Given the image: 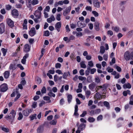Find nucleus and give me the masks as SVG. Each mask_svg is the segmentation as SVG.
Segmentation results:
<instances>
[{
  "mask_svg": "<svg viewBox=\"0 0 133 133\" xmlns=\"http://www.w3.org/2000/svg\"><path fill=\"white\" fill-rule=\"evenodd\" d=\"M10 115H6L5 117V118L7 120H11L12 121L15 118L16 115V112L15 110H12L10 112Z\"/></svg>",
  "mask_w": 133,
  "mask_h": 133,
  "instance_id": "nucleus-1",
  "label": "nucleus"
},
{
  "mask_svg": "<svg viewBox=\"0 0 133 133\" xmlns=\"http://www.w3.org/2000/svg\"><path fill=\"white\" fill-rule=\"evenodd\" d=\"M124 56L127 61H128L130 59L133 60V52H132L130 54L128 51H127L124 53Z\"/></svg>",
  "mask_w": 133,
  "mask_h": 133,
  "instance_id": "nucleus-2",
  "label": "nucleus"
},
{
  "mask_svg": "<svg viewBox=\"0 0 133 133\" xmlns=\"http://www.w3.org/2000/svg\"><path fill=\"white\" fill-rule=\"evenodd\" d=\"M8 89V85L4 83L0 86V91L5 92Z\"/></svg>",
  "mask_w": 133,
  "mask_h": 133,
  "instance_id": "nucleus-3",
  "label": "nucleus"
},
{
  "mask_svg": "<svg viewBox=\"0 0 133 133\" xmlns=\"http://www.w3.org/2000/svg\"><path fill=\"white\" fill-rule=\"evenodd\" d=\"M71 9V6H69L66 8L65 10L63 11V15L64 16H66V15L70 12Z\"/></svg>",
  "mask_w": 133,
  "mask_h": 133,
  "instance_id": "nucleus-4",
  "label": "nucleus"
},
{
  "mask_svg": "<svg viewBox=\"0 0 133 133\" xmlns=\"http://www.w3.org/2000/svg\"><path fill=\"white\" fill-rule=\"evenodd\" d=\"M29 35L31 37L34 36L36 34V30L35 28H32L30 30L29 32Z\"/></svg>",
  "mask_w": 133,
  "mask_h": 133,
  "instance_id": "nucleus-5",
  "label": "nucleus"
},
{
  "mask_svg": "<svg viewBox=\"0 0 133 133\" xmlns=\"http://www.w3.org/2000/svg\"><path fill=\"white\" fill-rule=\"evenodd\" d=\"M11 14L15 18H17L19 15L18 12L16 9H13L11 11Z\"/></svg>",
  "mask_w": 133,
  "mask_h": 133,
  "instance_id": "nucleus-6",
  "label": "nucleus"
},
{
  "mask_svg": "<svg viewBox=\"0 0 133 133\" xmlns=\"http://www.w3.org/2000/svg\"><path fill=\"white\" fill-rule=\"evenodd\" d=\"M6 22L8 25L10 27L12 28L14 26V22L10 19H6Z\"/></svg>",
  "mask_w": 133,
  "mask_h": 133,
  "instance_id": "nucleus-7",
  "label": "nucleus"
},
{
  "mask_svg": "<svg viewBox=\"0 0 133 133\" xmlns=\"http://www.w3.org/2000/svg\"><path fill=\"white\" fill-rule=\"evenodd\" d=\"M61 27V23L60 22H57L55 25V28L58 32L60 31Z\"/></svg>",
  "mask_w": 133,
  "mask_h": 133,
  "instance_id": "nucleus-8",
  "label": "nucleus"
},
{
  "mask_svg": "<svg viewBox=\"0 0 133 133\" xmlns=\"http://www.w3.org/2000/svg\"><path fill=\"white\" fill-rule=\"evenodd\" d=\"M94 6L96 8H99L100 7L101 3L95 0H92Z\"/></svg>",
  "mask_w": 133,
  "mask_h": 133,
  "instance_id": "nucleus-9",
  "label": "nucleus"
},
{
  "mask_svg": "<svg viewBox=\"0 0 133 133\" xmlns=\"http://www.w3.org/2000/svg\"><path fill=\"white\" fill-rule=\"evenodd\" d=\"M5 31V25L3 23L0 24V33L1 34L3 33Z\"/></svg>",
  "mask_w": 133,
  "mask_h": 133,
  "instance_id": "nucleus-10",
  "label": "nucleus"
},
{
  "mask_svg": "<svg viewBox=\"0 0 133 133\" xmlns=\"http://www.w3.org/2000/svg\"><path fill=\"white\" fill-rule=\"evenodd\" d=\"M28 3H31L33 5L37 4L39 3L38 0H28Z\"/></svg>",
  "mask_w": 133,
  "mask_h": 133,
  "instance_id": "nucleus-11",
  "label": "nucleus"
},
{
  "mask_svg": "<svg viewBox=\"0 0 133 133\" xmlns=\"http://www.w3.org/2000/svg\"><path fill=\"white\" fill-rule=\"evenodd\" d=\"M85 126V124L82 123L79 125L78 129L82 131L84 129Z\"/></svg>",
  "mask_w": 133,
  "mask_h": 133,
  "instance_id": "nucleus-12",
  "label": "nucleus"
},
{
  "mask_svg": "<svg viewBox=\"0 0 133 133\" xmlns=\"http://www.w3.org/2000/svg\"><path fill=\"white\" fill-rule=\"evenodd\" d=\"M30 50V47L28 44H26L24 45V51L26 52L29 51Z\"/></svg>",
  "mask_w": 133,
  "mask_h": 133,
  "instance_id": "nucleus-13",
  "label": "nucleus"
},
{
  "mask_svg": "<svg viewBox=\"0 0 133 133\" xmlns=\"http://www.w3.org/2000/svg\"><path fill=\"white\" fill-rule=\"evenodd\" d=\"M44 130L43 127L42 125L39 126L37 129V133H42Z\"/></svg>",
  "mask_w": 133,
  "mask_h": 133,
  "instance_id": "nucleus-14",
  "label": "nucleus"
},
{
  "mask_svg": "<svg viewBox=\"0 0 133 133\" xmlns=\"http://www.w3.org/2000/svg\"><path fill=\"white\" fill-rule=\"evenodd\" d=\"M102 97V95H101L98 92L97 93L95 96V98L98 100H100L102 98H103V97Z\"/></svg>",
  "mask_w": 133,
  "mask_h": 133,
  "instance_id": "nucleus-15",
  "label": "nucleus"
},
{
  "mask_svg": "<svg viewBox=\"0 0 133 133\" xmlns=\"http://www.w3.org/2000/svg\"><path fill=\"white\" fill-rule=\"evenodd\" d=\"M96 86V84L94 82H93L89 85V87L90 89L92 90L95 88Z\"/></svg>",
  "mask_w": 133,
  "mask_h": 133,
  "instance_id": "nucleus-16",
  "label": "nucleus"
},
{
  "mask_svg": "<svg viewBox=\"0 0 133 133\" xmlns=\"http://www.w3.org/2000/svg\"><path fill=\"white\" fill-rule=\"evenodd\" d=\"M99 23L98 22H95V30L97 31H98L100 30V28L99 27Z\"/></svg>",
  "mask_w": 133,
  "mask_h": 133,
  "instance_id": "nucleus-17",
  "label": "nucleus"
},
{
  "mask_svg": "<svg viewBox=\"0 0 133 133\" xmlns=\"http://www.w3.org/2000/svg\"><path fill=\"white\" fill-rule=\"evenodd\" d=\"M23 115L25 116H28L29 114V111L28 109H26L23 111Z\"/></svg>",
  "mask_w": 133,
  "mask_h": 133,
  "instance_id": "nucleus-18",
  "label": "nucleus"
},
{
  "mask_svg": "<svg viewBox=\"0 0 133 133\" xmlns=\"http://www.w3.org/2000/svg\"><path fill=\"white\" fill-rule=\"evenodd\" d=\"M41 12L38 11H36L34 15L35 17H41Z\"/></svg>",
  "mask_w": 133,
  "mask_h": 133,
  "instance_id": "nucleus-19",
  "label": "nucleus"
},
{
  "mask_svg": "<svg viewBox=\"0 0 133 133\" xmlns=\"http://www.w3.org/2000/svg\"><path fill=\"white\" fill-rule=\"evenodd\" d=\"M77 25L78 27H80L81 28H83L86 26V24L85 23H80L79 21L78 22Z\"/></svg>",
  "mask_w": 133,
  "mask_h": 133,
  "instance_id": "nucleus-20",
  "label": "nucleus"
},
{
  "mask_svg": "<svg viewBox=\"0 0 133 133\" xmlns=\"http://www.w3.org/2000/svg\"><path fill=\"white\" fill-rule=\"evenodd\" d=\"M34 20L35 22L37 23L40 22L42 20V18L41 17H36Z\"/></svg>",
  "mask_w": 133,
  "mask_h": 133,
  "instance_id": "nucleus-21",
  "label": "nucleus"
},
{
  "mask_svg": "<svg viewBox=\"0 0 133 133\" xmlns=\"http://www.w3.org/2000/svg\"><path fill=\"white\" fill-rule=\"evenodd\" d=\"M10 75V72L8 71H5L4 74V76L5 78L7 79L8 78Z\"/></svg>",
  "mask_w": 133,
  "mask_h": 133,
  "instance_id": "nucleus-22",
  "label": "nucleus"
},
{
  "mask_svg": "<svg viewBox=\"0 0 133 133\" xmlns=\"http://www.w3.org/2000/svg\"><path fill=\"white\" fill-rule=\"evenodd\" d=\"M124 89L128 88L130 89L131 88V85L129 83L124 84L123 86Z\"/></svg>",
  "mask_w": 133,
  "mask_h": 133,
  "instance_id": "nucleus-23",
  "label": "nucleus"
},
{
  "mask_svg": "<svg viewBox=\"0 0 133 133\" xmlns=\"http://www.w3.org/2000/svg\"><path fill=\"white\" fill-rule=\"evenodd\" d=\"M68 101L69 103L71 102L72 99V96L70 94L68 95L67 96Z\"/></svg>",
  "mask_w": 133,
  "mask_h": 133,
  "instance_id": "nucleus-24",
  "label": "nucleus"
},
{
  "mask_svg": "<svg viewBox=\"0 0 133 133\" xmlns=\"http://www.w3.org/2000/svg\"><path fill=\"white\" fill-rule=\"evenodd\" d=\"M103 104L104 106L106 107L108 109H109L110 108V105L108 102L107 101H104Z\"/></svg>",
  "mask_w": 133,
  "mask_h": 133,
  "instance_id": "nucleus-25",
  "label": "nucleus"
},
{
  "mask_svg": "<svg viewBox=\"0 0 133 133\" xmlns=\"http://www.w3.org/2000/svg\"><path fill=\"white\" fill-rule=\"evenodd\" d=\"M105 52V49L104 47L103 46H101L100 47V52L102 54H103Z\"/></svg>",
  "mask_w": 133,
  "mask_h": 133,
  "instance_id": "nucleus-26",
  "label": "nucleus"
},
{
  "mask_svg": "<svg viewBox=\"0 0 133 133\" xmlns=\"http://www.w3.org/2000/svg\"><path fill=\"white\" fill-rule=\"evenodd\" d=\"M104 85H103L102 86L101 85L98 86L97 87V90H96V91H97V90H99V89H101V90H104V89L105 88H104Z\"/></svg>",
  "mask_w": 133,
  "mask_h": 133,
  "instance_id": "nucleus-27",
  "label": "nucleus"
},
{
  "mask_svg": "<svg viewBox=\"0 0 133 133\" xmlns=\"http://www.w3.org/2000/svg\"><path fill=\"white\" fill-rule=\"evenodd\" d=\"M90 67L88 66L87 68V70L85 71V74L86 76L90 74Z\"/></svg>",
  "mask_w": 133,
  "mask_h": 133,
  "instance_id": "nucleus-28",
  "label": "nucleus"
},
{
  "mask_svg": "<svg viewBox=\"0 0 133 133\" xmlns=\"http://www.w3.org/2000/svg\"><path fill=\"white\" fill-rule=\"evenodd\" d=\"M36 83L37 84H40L41 82V80L40 78L37 77L36 78Z\"/></svg>",
  "mask_w": 133,
  "mask_h": 133,
  "instance_id": "nucleus-29",
  "label": "nucleus"
},
{
  "mask_svg": "<svg viewBox=\"0 0 133 133\" xmlns=\"http://www.w3.org/2000/svg\"><path fill=\"white\" fill-rule=\"evenodd\" d=\"M36 114H34L33 115L30 116L29 117L31 120H33L34 119H36Z\"/></svg>",
  "mask_w": 133,
  "mask_h": 133,
  "instance_id": "nucleus-30",
  "label": "nucleus"
},
{
  "mask_svg": "<svg viewBox=\"0 0 133 133\" xmlns=\"http://www.w3.org/2000/svg\"><path fill=\"white\" fill-rule=\"evenodd\" d=\"M95 121V119L93 117H90L88 118V121L90 122H93Z\"/></svg>",
  "mask_w": 133,
  "mask_h": 133,
  "instance_id": "nucleus-31",
  "label": "nucleus"
},
{
  "mask_svg": "<svg viewBox=\"0 0 133 133\" xmlns=\"http://www.w3.org/2000/svg\"><path fill=\"white\" fill-rule=\"evenodd\" d=\"M90 70L91 74H94L96 71V69L95 68L91 69L90 67Z\"/></svg>",
  "mask_w": 133,
  "mask_h": 133,
  "instance_id": "nucleus-32",
  "label": "nucleus"
},
{
  "mask_svg": "<svg viewBox=\"0 0 133 133\" xmlns=\"http://www.w3.org/2000/svg\"><path fill=\"white\" fill-rule=\"evenodd\" d=\"M9 68L10 69H12L13 70H15L16 68V65L14 64H12L10 65Z\"/></svg>",
  "mask_w": 133,
  "mask_h": 133,
  "instance_id": "nucleus-33",
  "label": "nucleus"
},
{
  "mask_svg": "<svg viewBox=\"0 0 133 133\" xmlns=\"http://www.w3.org/2000/svg\"><path fill=\"white\" fill-rule=\"evenodd\" d=\"M48 95L51 97H54L55 96V94H54V93H52V91H50L49 93L48 94Z\"/></svg>",
  "mask_w": 133,
  "mask_h": 133,
  "instance_id": "nucleus-34",
  "label": "nucleus"
},
{
  "mask_svg": "<svg viewBox=\"0 0 133 133\" xmlns=\"http://www.w3.org/2000/svg\"><path fill=\"white\" fill-rule=\"evenodd\" d=\"M57 121L56 120H53L50 122V124L52 125H55L56 124Z\"/></svg>",
  "mask_w": 133,
  "mask_h": 133,
  "instance_id": "nucleus-35",
  "label": "nucleus"
},
{
  "mask_svg": "<svg viewBox=\"0 0 133 133\" xmlns=\"http://www.w3.org/2000/svg\"><path fill=\"white\" fill-rule=\"evenodd\" d=\"M85 92L86 97L88 98L91 94L90 91V90H86Z\"/></svg>",
  "mask_w": 133,
  "mask_h": 133,
  "instance_id": "nucleus-36",
  "label": "nucleus"
},
{
  "mask_svg": "<svg viewBox=\"0 0 133 133\" xmlns=\"http://www.w3.org/2000/svg\"><path fill=\"white\" fill-rule=\"evenodd\" d=\"M112 30H113L114 31L116 32L118 31L119 30V28L117 26H115V27L112 26Z\"/></svg>",
  "mask_w": 133,
  "mask_h": 133,
  "instance_id": "nucleus-37",
  "label": "nucleus"
},
{
  "mask_svg": "<svg viewBox=\"0 0 133 133\" xmlns=\"http://www.w3.org/2000/svg\"><path fill=\"white\" fill-rule=\"evenodd\" d=\"M68 74H70L69 72H68V73L64 72L63 75V78L64 79H66L67 77L68 76Z\"/></svg>",
  "mask_w": 133,
  "mask_h": 133,
  "instance_id": "nucleus-38",
  "label": "nucleus"
},
{
  "mask_svg": "<svg viewBox=\"0 0 133 133\" xmlns=\"http://www.w3.org/2000/svg\"><path fill=\"white\" fill-rule=\"evenodd\" d=\"M2 130L6 132H9V130L8 129V128L5 127H2Z\"/></svg>",
  "mask_w": 133,
  "mask_h": 133,
  "instance_id": "nucleus-39",
  "label": "nucleus"
},
{
  "mask_svg": "<svg viewBox=\"0 0 133 133\" xmlns=\"http://www.w3.org/2000/svg\"><path fill=\"white\" fill-rule=\"evenodd\" d=\"M23 117V115L22 114L21 112H20L19 113V117L17 119L20 120Z\"/></svg>",
  "mask_w": 133,
  "mask_h": 133,
  "instance_id": "nucleus-40",
  "label": "nucleus"
},
{
  "mask_svg": "<svg viewBox=\"0 0 133 133\" xmlns=\"http://www.w3.org/2000/svg\"><path fill=\"white\" fill-rule=\"evenodd\" d=\"M46 89L45 87L44 86L42 88L41 90V92L42 94H45L46 92Z\"/></svg>",
  "mask_w": 133,
  "mask_h": 133,
  "instance_id": "nucleus-41",
  "label": "nucleus"
},
{
  "mask_svg": "<svg viewBox=\"0 0 133 133\" xmlns=\"http://www.w3.org/2000/svg\"><path fill=\"white\" fill-rule=\"evenodd\" d=\"M2 52L3 53V56H5L6 54V53L7 52V50L6 49H5L4 48H2L1 49Z\"/></svg>",
  "mask_w": 133,
  "mask_h": 133,
  "instance_id": "nucleus-42",
  "label": "nucleus"
},
{
  "mask_svg": "<svg viewBox=\"0 0 133 133\" xmlns=\"http://www.w3.org/2000/svg\"><path fill=\"white\" fill-rule=\"evenodd\" d=\"M80 64L81 67L84 68H85L86 67V66L84 64V62H82L80 63Z\"/></svg>",
  "mask_w": 133,
  "mask_h": 133,
  "instance_id": "nucleus-43",
  "label": "nucleus"
},
{
  "mask_svg": "<svg viewBox=\"0 0 133 133\" xmlns=\"http://www.w3.org/2000/svg\"><path fill=\"white\" fill-rule=\"evenodd\" d=\"M12 8L11 5H10L9 4L6 5L5 6L6 9L8 10H9L11 9Z\"/></svg>",
  "mask_w": 133,
  "mask_h": 133,
  "instance_id": "nucleus-44",
  "label": "nucleus"
},
{
  "mask_svg": "<svg viewBox=\"0 0 133 133\" xmlns=\"http://www.w3.org/2000/svg\"><path fill=\"white\" fill-rule=\"evenodd\" d=\"M103 118V116L100 115H99L97 118V121H99L102 120Z\"/></svg>",
  "mask_w": 133,
  "mask_h": 133,
  "instance_id": "nucleus-45",
  "label": "nucleus"
},
{
  "mask_svg": "<svg viewBox=\"0 0 133 133\" xmlns=\"http://www.w3.org/2000/svg\"><path fill=\"white\" fill-rule=\"evenodd\" d=\"M115 63V58H112L111 60V62H110V65H112L113 64Z\"/></svg>",
  "mask_w": 133,
  "mask_h": 133,
  "instance_id": "nucleus-46",
  "label": "nucleus"
},
{
  "mask_svg": "<svg viewBox=\"0 0 133 133\" xmlns=\"http://www.w3.org/2000/svg\"><path fill=\"white\" fill-rule=\"evenodd\" d=\"M107 70L109 72H111L113 71L114 69L113 68H110V67L108 66L107 69Z\"/></svg>",
  "mask_w": 133,
  "mask_h": 133,
  "instance_id": "nucleus-47",
  "label": "nucleus"
},
{
  "mask_svg": "<svg viewBox=\"0 0 133 133\" xmlns=\"http://www.w3.org/2000/svg\"><path fill=\"white\" fill-rule=\"evenodd\" d=\"M37 103L36 102H34L32 104V108H35L37 106Z\"/></svg>",
  "mask_w": 133,
  "mask_h": 133,
  "instance_id": "nucleus-48",
  "label": "nucleus"
},
{
  "mask_svg": "<svg viewBox=\"0 0 133 133\" xmlns=\"http://www.w3.org/2000/svg\"><path fill=\"white\" fill-rule=\"evenodd\" d=\"M87 114V112L85 111H83L82 114L80 116L81 117H84Z\"/></svg>",
  "mask_w": 133,
  "mask_h": 133,
  "instance_id": "nucleus-49",
  "label": "nucleus"
},
{
  "mask_svg": "<svg viewBox=\"0 0 133 133\" xmlns=\"http://www.w3.org/2000/svg\"><path fill=\"white\" fill-rule=\"evenodd\" d=\"M58 80V77L57 75H55L54 76V80L55 82H56Z\"/></svg>",
  "mask_w": 133,
  "mask_h": 133,
  "instance_id": "nucleus-50",
  "label": "nucleus"
},
{
  "mask_svg": "<svg viewBox=\"0 0 133 133\" xmlns=\"http://www.w3.org/2000/svg\"><path fill=\"white\" fill-rule=\"evenodd\" d=\"M21 83L23 85L25 84L26 83V81L24 78H23V79L21 82Z\"/></svg>",
  "mask_w": 133,
  "mask_h": 133,
  "instance_id": "nucleus-51",
  "label": "nucleus"
},
{
  "mask_svg": "<svg viewBox=\"0 0 133 133\" xmlns=\"http://www.w3.org/2000/svg\"><path fill=\"white\" fill-rule=\"evenodd\" d=\"M92 13L96 17H98V13L96 11H93Z\"/></svg>",
  "mask_w": 133,
  "mask_h": 133,
  "instance_id": "nucleus-52",
  "label": "nucleus"
},
{
  "mask_svg": "<svg viewBox=\"0 0 133 133\" xmlns=\"http://www.w3.org/2000/svg\"><path fill=\"white\" fill-rule=\"evenodd\" d=\"M95 114H98L101 112V110L100 109H97L94 110Z\"/></svg>",
  "mask_w": 133,
  "mask_h": 133,
  "instance_id": "nucleus-53",
  "label": "nucleus"
},
{
  "mask_svg": "<svg viewBox=\"0 0 133 133\" xmlns=\"http://www.w3.org/2000/svg\"><path fill=\"white\" fill-rule=\"evenodd\" d=\"M88 65L89 67H92L94 66V64L92 61H90L88 62Z\"/></svg>",
  "mask_w": 133,
  "mask_h": 133,
  "instance_id": "nucleus-54",
  "label": "nucleus"
},
{
  "mask_svg": "<svg viewBox=\"0 0 133 133\" xmlns=\"http://www.w3.org/2000/svg\"><path fill=\"white\" fill-rule=\"evenodd\" d=\"M61 65L59 63H57L55 64V67L56 68H60L61 67Z\"/></svg>",
  "mask_w": 133,
  "mask_h": 133,
  "instance_id": "nucleus-55",
  "label": "nucleus"
},
{
  "mask_svg": "<svg viewBox=\"0 0 133 133\" xmlns=\"http://www.w3.org/2000/svg\"><path fill=\"white\" fill-rule=\"evenodd\" d=\"M108 55L107 54H104L103 56V58L104 59L105 61H106L107 60L108 58Z\"/></svg>",
  "mask_w": 133,
  "mask_h": 133,
  "instance_id": "nucleus-56",
  "label": "nucleus"
},
{
  "mask_svg": "<svg viewBox=\"0 0 133 133\" xmlns=\"http://www.w3.org/2000/svg\"><path fill=\"white\" fill-rule=\"evenodd\" d=\"M70 27L71 29H74L76 28V25L73 23L71 24H70Z\"/></svg>",
  "mask_w": 133,
  "mask_h": 133,
  "instance_id": "nucleus-57",
  "label": "nucleus"
},
{
  "mask_svg": "<svg viewBox=\"0 0 133 133\" xmlns=\"http://www.w3.org/2000/svg\"><path fill=\"white\" fill-rule=\"evenodd\" d=\"M91 78V77L90 76H88L87 78V81L89 82H91L92 81Z\"/></svg>",
  "mask_w": 133,
  "mask_h": 133,
  "instance_id": "nucleus-58",
  "label": "nucleus"
},
{
  "mask_svg": "<svg viewBox=\"0 0 133 133\" xmlns=\"http://www.w3.org/2000/svg\"><path fill=\"white\" fill-rule=\"evenodd\" d=\"M44 36H49V32L48 30H46L44 32Z\"/></svg>",
  "mask_w": 133,
  "mask_h": 133,
  "instance_id": "nucleus-59",
  "label": "nucleus"
},
{
  "mask_svg": "<svg viewBox=\"0 0 133 133\" xmlns=\"http://www.w3.org/2000/svg\"><path fill=\"white\" fill-rule=\"evenodd\" d=\"M78 78L79 80H81V81H83V80H85L86 79V77H83L82 76H79L78 77Z\"/></svg>",
  "mask_w": 133,
  "mask_h": 133,
  "instance_id": "nucleus-60",
  "label": "nucleus"
},
{
  "mask_svg": "<svg viewBox=\"0 0 133 133\" xmlns=\"http://www.w3.org/2000/svg\"><path fill=\"white\" fill-rule=\"evenodd\" d=\"M85 9L89 11H92V8L90 6H87L85 8Z\"/></svg>",
  "mask_w": 133,
  "mask_h": 133,
  "instance_id": "nucleus-61",
  "label": "nucleus"
},
{
  "mask_svg": "<svg viewBox=\"0 0 133 133\" xmlns=\"http://www.w3.org/2000/svg\"><path fill=\"white\" fill-rule=\"evenodd\" d=\"M83 35L82 33V32H79L77 33L76 36L77 37H81Z\"/></svg>",
  "mask_w": 133,
  "mask_h": 133,
  "instance_id": "nucleus-62",
  "label": "nucleus"
},
{
  "mask_svg": "<svg viewBox=\"0 0 133 133\" xmlns=\"http://www.w3.org/2000/svg\"><path fill=\"white\" fill-rule=\"evenodd\" d=\"M75 39V37L73 35H71L68 39L69 42L71 40H73Z\"/></svg>",
  "mask_w": 133,
  "mask_h": 133,
  "instance_id": "nucleus-63",
  "label": "nucleus"
},
{
  "mask_svg": "<svg viewBox=\"0 0 133 133\" xmlns=\"http://www.w3.org/2000/svg\"><path fill=\"white\" fill-rule=\"evenodd\" d=\"M64 102V101L63 98L61 99L59 103L61 105H63Z\"/></svg>",
  "mask_w": 133,
  "mask_h": 133,
  "instance_id": "nucleus-64",
  "label": "nucleus"
}]
</instances>
